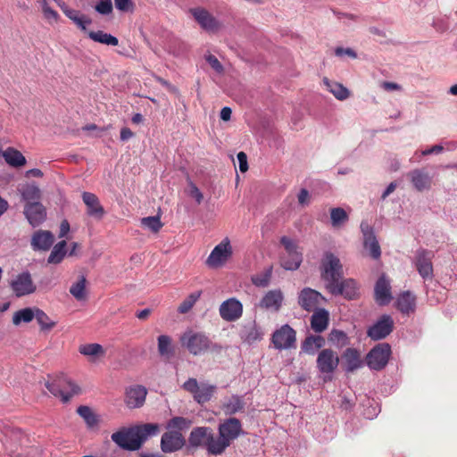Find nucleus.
<instances>
[{
	"label": "nucleus",
	"instance_id": "obj_1",
	"mask_svg": "<svg viewBox=\"0 0 457 457\" xmlns=\"http://www.w3.org/2000/svg\"><path fill=\"white\" fill-rule=\"evenodd\" d=\"M321 277L326 282V288L334 295H344L352 300L358 296L359 288L353 278L342 279L343 266L340 260L331 253H326L321 262Z\"/></svg>",
	"mask_w": 457,
	"mask_h": 457
},
{
	"label": "nucleus",
	"instance_id": "obj_2",
	"mask_svg": "<svg viewBox=\"0 0 457 457\" xmlns=\"http://www.w3.org/2000/svg\"><path fill=\"white\" fill-rule=\"evenodd\" d=\"M160 426L156 423H145L130 428H121L112 434V440L120 448L129 451L138 450L150 436H156Z\"/></svg>",
	"mask_w": 457,
	"mask_h": 457
},
{
	"label": "nucleus",
	"instance_id": "obj_3",
	"mask_svg": "<svg viewBox=\"0 0 457 457\" xmlns=\"http://www.w3.org/2000/svg\"><path fill=\"white\" fill-rule=\"evenodd\" d=\"M242 432V425L237 418H229L219 425V436L216 437V444L212 445L215 453H222L228 447L233 440Z\"/></svg>",
	"mask_w": 457,
	"mask_h": 457
},
{
	"label": "nucleus",
	"instance_id": "obj_4",
	"mask_svg": "<svg viewBox=\"0 0 457 457\" xmlns=\"http://www.w3.org/2000/svg\"><path fill=\"white\" fill-rule=\"evenodd\" d=\"M46 387L64 403L80 393V387L64 375H59L46 382Z\"/></svg>",
	"mask_w": 457,
	"mask_h": 457
},
{
	"label": "nucleus",
	"instance_id": "obj_5",
	"mask_svg": "<svg viewBox=\"0 0 457 457\" xmlns=\"http://www.w3.org/2000/svg\"><path fill=\"white\" fill-rule=\"evenodd\" d=\"M180 344L193 355H201L212 345L210 338L202 332L187 330L180 337Z\"/></svg>",
	"mask_w": 457,
	"mask_h": 457
},
{
	"label": "nucleus",
	"instance_id": "obj_6",
	"mask_svg": "<svg viewBox=\"0 0 457 457\" xmlns=\"http://www.w3.org/2000/svg\"><path fill=\"white\" fill-rule=\"evenodd\" d=\"M182 388L193 395L194 400L199 404H204L211 400L216 391V386L209 383L199 384L194 378H188Z\"/></svg>",
	"mask_w": 457,
	"mask_h": 457
},
{
	"label": "nucleus",
	"instance_id": "obj_7",
	"mask_svg": "<svg viewBox=\"0 0 457 457\" xmlns=\"http://www.w3.org/2000/svg\"><path fill=\"white\" fill-rule=\"evenodd\" d=\"M216 437L213 431L209 427H197L192 429L188 437V443L192 447L204 446L207 449L208 453L212 455L221 454L215 453L212 449V445L216 444Z\"/></svg>",
	"mask_w": 457,
	"mask_h": 457
},
{
	"label": "nucleus",
	"instance_id": "obj_8",
	"mask_svg": "<svg viewBox=\"0 0 457 457\" xmlns=\"http://www.w3.org/2000/svg\"><path fill=\"white\" fill-rule=\"evenodd\" d=\"M391 353L392 351L389 344H378L366 355V363L371 370H381L388 363Z\"/></svg>",
	"mask_w": 457,
	"mask_h": 457
},
{
	"label": "nucleus",
	"instance_id": "obj_9",
	"mask_svg": "<svg viewBox=\"0 0 457 457\" xmlns=\"http://www.w3.org/2000/svg\"><path fill=\"white\" fill-rule=\"evenodd\" d=\"M232 253L230 241L226 237L212 249L206 259V265L212 269L220 268L232 256Z\"/></svg>",
	"mask_w": 457,
	"mask_h": 457
},
{
	"label": "nucleus",
	"instance_id": "obj_10",
	"mask_svg": "<svg viewBox=\"0 0 457 457\" xmlns=\"http://www.w3.org/2000/svg\"><path fill=\"white\" fill-rule=\"evenodd\" d=\"M280 243L284 246L287 254L292 258V262H289L286 260L285 256H282L280 259L281 266L288 270H297L303 261L302 253L297 251V245L291 238L286 236L280 238Z\"/></svg>",
	"mask_w": 457,
	"mask_h": 457
},
{
	"label": "nucleus",
	"instance_id": "obj_11",
	"mask_svg": "<svg viewBox=\"0 0 457 457\" xmlns=\"http://www.w3.org/2000/svg\"><path fill=\"white\" fill-rule=\"evenodd\" d=\"M280 243L284 246L287 254L292 258V262H289L286 260L285 256H282L280 259L281 266L288 270H297L303 261L302 253L297 251V245L291 238L286 236L280 238Z\"/></svg>",
	"mask_w": 457,
	"mask_h": 457
},
{
	"label": "nucleus",
	"instance_id": "obj_12",
	"mask_svg": "<svg viewBox=\"0 0 457 457\" xmlns=\"http://www.w3.org/2000/svg\"><path fill=\"white\" fill-rule=\"evenodd\" d=\"M271 341L278 350L295 348L296 332L289 325H283L273 333Z\"/></svg>",
	"mask_w": 457,
	"mask_h": 457
},
{
	"label": "nucleus",
	"instance_id": "obj_13",
	"mask_svg": "<svg viewBox=\"0 0 457 457\" xmlns=\"http://www.w3.org/2000/svg\"><path fill=\"white\" fill-rule=\"evenodd\" d=\"M190 12L200 27L205 31L216 33L220 29L221 23L205 8H192Z\"/></svg>",
	"mask_w": 457,
	"mask_h": 457
},
{
	"label": "nucleus",
	"instance_id": "obj_14",
	"mask_svg": "<svg viewBox=\"0 0 457 457\" xmlns=\"http://www.w3.org/2000/svg\"><path fill=\"white\" fill-rule=\"evenodd\" d=\"M325 297L318 291L304 287L298 295V304L306 312H314L318 307L325 302Z\"/></svg>",
	"mask_w": 457,
	"mask_h": 457
},
{
	"label": "nucleus",
	"instance_id": "obj_15",
	"mask_svg": "<svg viewBox=\"0 0 457 457\" xmlns=\"http://www.w3.org/2000/svg\"><path fill=\"white\" fill-rule=\"evenodd\" d=\"M317 368L322 374H332L338 367L339 356L332 349H322L316 360Z\"/></svg>",
	"mask_w": 457,
	"mask_h": 457
},
{
	"label": "nucleus",
	"instance_id": "obj_16",
	"mask_svg": "<svg viewBox=\"0 0 457 457\" xmlns=\"http://www.w3.org/2000/svg\"><path fill=\"white\" fill-rule=\"evenodd\" d=\"M11 288L17 297L33 294L37 287L29 272L25 271L16 276L10 283Z\"/></svg>",
	"mask_w": 457,
	"mask_h": 457
},
{
	"label": "nucleus",
	"instance_id": "obj_17",
	"mask_svg": "<svg viewBox=\"0 0 457 457\" xmlns=\"http://www.w3.org/2000/svg\"><path fill=\"white\" fill-rule=\"evenodd\" d=\"M394 329V320L390 315L384 314L378 320L369 328L367 335L372 340L386 337Z\"/></svg>",
	"mask_w": 457,
	"mask_h": 457
},
{
	"label": "nucleus",
	"instance_id": "obj_18",
	"mask_svg": "<svg viewBox=\"0 0 457 457\" xmlns=\"http://www.w3.org/2000/svg\"><path fill=\"white\" fill-rule=\"evenodd\" d=\"M147 395V390L140 385L130 386L126 388L124 403L129 409L140 408L144 405Z\"/></svg>",
	"mask_w": 457,
	"mask_h": 457
},
{
	"label": "nucleus",
	"instance_id": "obj_19",
	"mask_svg": "<svg viewBox=\"0 0 457 457\" xmlns=\"http://www.w3.org/2000/svg\"><path fill=\"white\" fill-rule=\"evenodd\" d=\"M220 317L228 321H236L242 317L243 304L241 302L234 297L224 301L219 308Z\"/></svg>",
	"mask_w": 457,
	"mask_h": 457
},
{
	"label": "nucleus",
	"instance_id": "obj_20",
	"mask_svg": "<svg viewBox=\"0 0 457 457\" xmlns=\"http://www.w3.org/2000/svg\"><path fill=\"white\" fill-rule=\"evenodd\" d=\"M186 444L185 437L179 431H168L162 436L161 449L163 453H174Z\"/></svg>",
	"mask_w": 457,
	"mask_h": 457
},
{
	"label": "nucleus",
	"instance_id": "obj_21",
	"mask_svg": "<svg viewBox=\"0 0 457 457\" xmlns=\"http://www.w3.org/2000/svg\"><path fill=\"white\" fill-rule=\"evenodd\" d=\"M433 253L426 249L419 250L416 253L415 266L424 279L431 278L433 275Z\"/></svg>",
	"mask_w": 457,
	"mask_h": 457
},
{
	"label": "nucleus",
	"instance_id": "obj_22",
	"mask_svg": "<svg viewBox=\"0 0 457 457\" xmlns=\"http://www.w3.org/2000/svg\"><path fill=\"white\" fill-rule=\"evenodd\" d=\"M23 212L32 227L39 226L46 218V210L40 202L25 204Z\"/></svg>",
	"mask_w": 457,
	"mask_h": 457
},
{
	"label": "nucleus",
	"instance_id": "obj_23",
	"mask_svg": "<svg viewBox=\"0 0 457 457\" xmlns=\"http://www.w3.org/2000/svg\"><path fill=\"white\" fill-rule=\"evenodd\" d=\"M82 200L87 206V213L88 216L101 220L105 214V211L100 204L99 198L93 193L84 192Z\"/></svg>",
	"mask_w": 457,
	"mask_h": 457
},
{
	"label": "nucleus",
	"instance_id": "obj_24",
	"mask_svg": "<svg viewBox=\"0 0 457 457\" xmlns=\"http://www.w3.org/2000/svg\"><path fill=\"white\" fill-rule=\"evenodd\" d=\"M414 188L422 192L431 187L432 179L424 169H415L407 174Z\"/></svg>",
	"mask_w": 457,
	"mask_h": 457
},
{
	"label": "nucleus",
	"instance_id": "obj_25",
	"mask_svg": "<svg viewBox=\"0 0 457 457\" xmlns=\"http://www.w3.org/2000/svg\"><path fill=\"white\" fill-rule=\"evenodd\" d=\"M374 292L376 302L379 305H386L392 300L391 286L384 275L377 280Z\"/></svg>",
	"mask_w": 457,
	"mask_h": 457
},
{
	"label": "nucleus",
	"instance_id": "obj_26",
	"mask_svg": "<svg viewBox=\"0 0 457 457\" xmlns=\"http://www.w3.org/2000/svg\"><path fill=\"white\" fill-rule=\"evenodd\" d=\"M395 307L403 314L413 313L416 310V296L410 291L401 293L396 299Z\"/></svg>",
	"mask_w": 457,
	"mask_h": 457
},
{
	"label": "nucleus",
	"instance_id": "obj_27",
	"mask_svg": "<svg viewBox=\"0 0 457 457\" xmlns=\"http://www.w3.org/2000/svg\"><path fill=\"white\" fill-rule=\"evenodd\" d=\"M54 235L48 230H37L31 238V246L34 250H48L54 244Z\"/></svg>",
	"mask_w": 457,
	"mask_h": 457
},
{
	"label": "nucleus",
	"instance_id": "obj_28",
	"mask_svg": "<svg viewBox=\"0 0 457 457\" xmlns=\"http://www.w3.org/2000/svg\"><path fill=\"white\" fill-rule=\"evenodd\" d=\"M329 313L323 308L314 311L311 318V328L316 333H321L328 328Z\"/></svg>",
	"mask_w": 457,
	"mask_h": 457
},
{
	"label": "nucleus",
	"instance_id": "obj_29",
	"mask_svg": "<svg viewBox=\"0 0 457 457\" xmlns=\"http://www.w3.org/2000/svg\"><path fill=\"white\" fill-rule=\"evenodd\" d=\"M284 296L279 289L270 290L261 301V307L278 311L282 305Z\"/></svg>",
	"mask_w": 457,
	"mask_h": 457
},
{
	"label": "nucleus",
	"instance_id": "obj_30",
	"mask_svg": "<svg viewBox=\"0 0 457 457\" xmlns=\"http://www.w3.org/2000/svg\"><path fill=\"white\" fill-rule=\"evenodd\" d=\"M344 367L346 372H353L361 366V359L358 350L347 348L344 354Z\"/></svg>",
	"mask_w": 457,
	"mask_h": 457
},
{
	"label": "nucleus",
	"instance_id": "obj_31",
	"mask_svg": "<svg viewBox=\"0 0 457 457\" xmlns=\"http://www.w3.org/2000/svg\"><path fill=\"white\" fill-rule=\"evenodd\" d=\"M21 198L26 204L29 203L39 202L41 198V191L35 184H26L19 188Z\"/></svg>",
	"mask_w": 457,
	"mask_h": 457
},
{
	"label": "nucleus",
	"instance_id": "obj_32",
	"mask_svg": "<svg viewBox=\"0 0 457 457\" xmlns=\"http://www.w3.org/2000/svg\"><path fill=\"white\" fill-rule=\"evenodd\" d=\"M79 353L89 357L92 361H95L105 355L104 348L96 343L81 345L79 347Z\"/></svg>",
	"mask_w": 457,
	"mask_h": 457
},
{
	"label": "nucleus",
	"instance_id": "obj_33",
	"mask_svg": "<svg viewBox=\"0 0 457 457\" xmlns=\"http://www.w3.org/2000/svg\"><path fill=\"white\" fill-rule=\"evenodd\" d=\"M245 409V402L241 396L232 395L222 405V410L227 415H233L237 412L243 411Z\"/></svg>",
	"mask_w": 457,
	"mask_h": 457
},
{
	"label": "nucleus",
	"instance_id": "obj_34",
	"mask_svg": "<svg viewBox=\"0 0 457 457\" xmlns=\"http://www.w3.org/2000/svg\"><path fill=\"white\" fill-rule=\"evenodd\" d=\"M325 339L321 336H309L302 344V351L313 355L315 351L323 347Z\"/></svg>",
	"mask_w": 457,
	"mask_h": 457
},
{
	"label": "nucleus",
	"instance_id": "obj_35",
	"mask_svg": "<svg viewBox=\"0 0 457 457\" xmlns=\"http://www.w3.org/2000/svg\"><path fill=\"white\" fill-rule=\"evenodd\" d=\"M3 157L5 162L12 167H21L26 164V159L23 154L12 147H8L4 152Z\"/></svg>",
	"mask_w": 457,
	"mask_h": 457
},
{
	"label": "nucleus",
	"instance_id": "obj_36",
	"mask_svg": "<svg viewBox=\"0 0 457 457\" xmlns=\"http://www.w3.org/2000/svg\"><path fill=\"white\" fill-rule=\"evenodd\" d=\"M87 36L95 42L101 43L107 46H118L119 40L116 37L105 33L103 30L88 31Z\"/></svg>",
	"mask_w": 457,
	"mask_h": 457
},
{
	"label": "nucleus",
	"instance_id": "obj_37",
	"mask_svg": "<svg viewBox=\"0 0 457 457\" xmlns=\"http://www.w3.org/2000/svg\"><path fill=\"white\" fill-rule=\"evenodd\" d=\"M87 279L82 275L79 278L78 281L73 283L70 287L71 295L78 301H83L87 298L86 290Z\"/></svg>",
	"mask_w": 457,
	"mask_h": 457
},
{
	"label": "nucleus",
	"instance_id": "obj_38",
	"mask_svg": "<svg viewBox=\"0 0 457 457\" xmlns=\"http://www.w3.org/2000/svg\"><path fill=\"white\" fill-rule=\"evenodd\" d=\"M77 413L84 420L88 428H94L99 422L98 416L88 406H79L77 409Z\"/></svg>",
	"mask_w": 457,
	"mask_h": 457
},
{
	"label": "nucleus",
	"instance_id": "obj_39",
	"mask_svg": "<svg viewBox=\"0 0 457 457\" xmlns=\"http://www.w3.org/2000/svg\"><path fill=\"white\" fill-rule=\"evenodd\" d=\"M66 254V241L62 240L57 243L50 255L48 256L47 262L49 263L58 264L60 263Z\"/></svg>",
	"mask_w": 457,
	"mask_h": 457
},
{
	"label": "nucleus",
	"instance_id": "obj_40",
	"mask_svg": "<svg viewBox=\"0 0 457 457\" xmlns=\"http://www.w3.org/2000/svg\"><path fill=\"white\" fill-rule=\"evenodd\" d=\"M35 318V311L31 308H24L14 312L12 323L20 325L21 322L29 323Z\"/></svg>",
	"mask_w": 457,
	"mask_h": 457
},
{
	"label": "nucleus",
	"instance_id": "obj_41",
	"mask_svg": "<svg viewBox=\"0 0 457 457\" xmlns=\"http://www.w3.org/2000/svg\"><path fill=\"white\" fill-rule=\"evenodd\" d=\"M324 83L329 91L338 99L345 100L349 96V91L343 85L338 83H331L328 79H324Z\"/></svg>",
	"mask_w": 457,
	"mask_h": 457
},
{
	"label": "nucleus",
	"instance_id": "obj_42",
	"mask_svg": "<svg viewBox=\"0 0 457 457\" xmlns=\"http://www.w3.org/2000/svg\"><path fill=\"white\" fill-rule=\"evenodd\" d=\"M158 352L161 356L170 357L173 351L171 347V338L167 335H161L157 338Z\"/></svg>",
	"mask_w": 457,
	"mask_h": 457
},
{
	"label": "nucleus",
	"instance_id": "obj_43",
	"mask_svg": "<svg viewBox=\"0 0 457 457\" xmlns=\"http://www.w3.org/2000/svg\"><path fill=\"white\" fill-rule=\"evenodd\" d=\"M35 318L40 326L41 330H51L56 323L49 318V316L40 309L35 310Z\"/></svg>",
	"mask_w": 457,
	"mask_h": 457
},
{
	"label": "nucleus",
	"instance_id": "obj_44",
	"mask_svg": "<svg viewBox=\"0 0 457 457\" xmlns=\"http://www.w3.org/2000/svg\"><path fill=\"white\" fill-rule=\"evenodd\" d=\"M328 341L337 347H344L349 345V338L347 335L344 331L337 329H333L330 332Z\"/></svg>",
	"mask_w": 457,
	"mask_h": 457
},
{
	"label": "nucleus",
	"instance_id": "obj_45",
	"mask_svg": "<svg viewBox=\"0 0 457 457\" xmlns=\"http://www.w3.org/2000/svg\"><path fill=\"white\" fill-rule=\"evenodd\" d=\"M200 296H201V291H196V292L190 294L179 304V306L178 308V312L182 314L188 312L193 308V306L195 305V303H196V301L199 299Z\"/></svg>",
	"mask_w": 457,
	"mask_h": 457
},
{
	"label": "nucleus",
	"instance_id": "obj_46",
	"mask_svg": "<svg viewBox=\"0 0 457 457\" xmlns=\"http://www.w3.org/2000/svg\"><path fill=\"white\" fill-rule=\"evenodd\" d=\"M363 245L364 248L370 252V255L373 259L377 260L380 257L381 250L376 237L371 238H365L363 240Z\"/></svg>",
	"mask_w": 457,
	"mask_h": 457
},
{
	"label": "nucleus",
	"instance_id": "obj_47",
	"mask_svg": "<svg viewBox=\"0 0 457 457\" xmlns=\"http://www.w3.org/2000/svg\"><path fill=\"white\" fill-rule=\"evenodd\" d=\"M141 225L154 233H157L163 226L159 216L145 217L141 220Z\"/></svg>",
	"mask_w": 457,
	"mask_h": 457
},
{
	"label": "nucleus",
	"instance_id": "obj_48",
	"mask_svg": "<svg viewBox=\"0 0 457 457\" xmlns=\"http://www.w3.org/2000/svg\"><path fill=\"white\" fill-rule=\"evenodd\" d=\"M330 218L333 227H339L348 220V215L343 208L337 207L330 210Z\"/></svg>",
	"mask_w": 457,
	"mask_h": 457
},
{
	"label": "nucleus",
	"instance_id": "obj_49",
	"mask_svg": "<svg viewBox=\"0 0 457 457\" xmlns=\"http://www.w3.org/2000/svg\"><path fill=\"white\" fill-rule=\"evenodd\" d=\"M191 421L184 417H174L168 422V428H176L178 430L187 429L190 427Z\"/></svg>",
	"mask_w": 457,
	"mask_h": 457
},
{
	"label": "nucleus",
	"instance_id": "obj_50",
	"mask_svg": "<svg viewBox=\"0 0 457 457\" xmlns=\"http://www.w3.org/2000/svg\"><path fill=\"white\" fill-rule=\"evenodd\" d=\"M271 268L266 270L263 273L255 275L252 278V282L257 287H267L271 278Z\"/></svg>",
	"mask_w": 457,
	"mask_h": 457
},
{
	"label": "nucleus",
	"instance_id": "obj_51",
	"mask_svg": "<svg viewBox=\"0 0 457 457\" xmlns=\"http://www.w3.org/2000/svg\"><path fill=\"white\" fill-rule=\"evenodd\" d=\"M38 3L41 5L44 17L48 21H56L59 14L48 5V0H38Z\"/></svg>",
	"mask_w": 457,
	"mask_h": 457
},
{
	"label": "nucleus",
	"instance_id": "obj_52",
	"mask_svg": "<svg viewBox=\"0 0 457 457\" xmlns=\"http://www.w3.org/2000/svg\"><path fill=\"white\" fill-rule=\"evenodd\" d=\"M95 10L102 15H109L112 12L113 6L112 0H99Z\"/></svg>",
	"mask_w": 457,
	"mask_h": 457
},
{
	"label": "nucleus",
	"instance_id": "obj_53",
	"mask_svg": "<svg viewBox=\"0 0 457 457\" xmlns=\"http://www.w3.org/2000/svg\"><path fill=\"white\" fill-rule=\"evenodd\" d=\"M245 341L248 342L249 344L260 340L262 336L255 326H251L248 328L246 335L244 337Z\"/></svg>",
	"mask_w": 457,
	"mask_h": 457
},
{
	"label": "nucleus",
	"instance_id": "obj_54",
	"mask_svg": "<svg viewBox=\"0 0 457 457\" xmlns=\"http://www.w3.org/2000/svg\"><path fill=\"white\" fill-rule=\"evenodd\" d=\"M73 22L77 25L79 29L86 32L87 26L92 23V20L88 16L82 13L81 15L74 19Z\"/></svg>",
	"mask_w": 457,
	"mask_h": 457
},
{
	"label": "nucleus",
	"instance_id": "obj_55",
	"mask_svg": "<svg viewBox=\"0 0 457 457\" xmlns=\"http://www.w3.org/2000/svg\"><path fill=\"white\" fill-rule=\"evenodd\" d=\"M207 62L211 65V67L218 73H222L224 69L220 62L212 54H209L206 56Z\"/></svg>",
	"mask_w": 457,
	"mask_h": 457
},
{
	"label": "nucleus",
	"instance_id": "obj_56",
	"mask_svg": "<svg viewBox=\"0 0 457 457\" xmlns=\"http://www.w3.org/2000/svg\"><path fill=\"white\" fill-rule=\"evenodd\" d=\"M115 7L120 12H129L132 9V0H114Z\"/></svg>",
	"mask_w": 457,
	"mask_h": 457
},
{
	"label": "nucleus",
	"instance_id": "obj_57",
	"mask_svg": "<svg viewBox=\"0 0 457 457\" xmlns=\"http://www.w3.org/2000/svg\"><path fill=\"white\" fill-rule=\"evenodd\" d=\"M189 195L195 198L197 204H201L204 199L202 192L193 182L189 183Z\"/></svg>",
	"mask_w": 457,
	"mask_h": 457
},
{
	"label": "nucleus",
	"instance_id": "obj_58",
	"mask_svg": "<svg viewBox=\"0 0 457 457\" xmlns=\"http://www.w3.org/2000/svg\"><path fill=\"white\" fill-rule=\"evenodd\" d=\"M361 230L363 235V240L365 238H371L375 237L373 228L371 226L369 225L368 222L362 221L361 223Z\"/></svg>",
	"mask_w": 457,
	"mask_h": 457
},
{
	"label": "nucleus",
	"instance_id": "obj_59",
	"mask_svg": "<svg viewBox=\"0 0 457 457\" xmlns=\"http://www.w3.org/2000/svg\"><path fill=\"white\" fill-rule=\"evenodd\" d=\"M237 161L239 163V170L241 172H245L248 170L247 156L244 152L237 154Z\"/></svg>",
	"mask_w": 457,
	"mask_h": 457
},
{
	"label": "nucleus",
	"instance_id": "obj_60",
	"mask_svg": "<svg viewBox=\"0 0 457 457\" xmlns=\"http://www.w3.org/2000/svg\"><path fill=\"white\" fill-rule=\"evenodd\" d=\"M298 203L301 205H305L309 204V192L305 188H302L297 195Z\"/></svg>",
	"mask_w": 457,
	"mask_h": 457
},
{
	"label": "nucleus",
	"instance_id": "obj_61",
	"mask_svg": "<svg viewBox=\"0 0 457 457\" xmlns=\"http://www.w3.org/2000/svg\"><path fill=\"white\" fill-rule=\"evenodd\" d=\"M336 54L338 56L346 54L352 58H356V56H357L356 53L352 48H343V47H337L336 49Z\"/></svg>",
	"mask_w": 457,
	"mask_h": 457
},
{
	"label": "nucleus",
	"instance_id": "obj_62",
	"mask_svg": "<svg viewBox=\"0 0 457 457\" xmlns=\"http://www.w3.org/2000/svg\"><path fill=\"white\" fill-rule=\"evenodd\" d=\"M62 11L63 13L72 21H74V19L82 14L79 11L71 8H64L62 9Z\"/></svg>",
	"mask_w": 457,
	"mask_h": 457
},
{
	"label": "nucleus",
	"instance_id": "obj_63",
	"mask_svg": "<svg viewBox=\"0 0 457 457\" xmlns=\"http://www.w3.org/2000/svg\"><path fill=\"white\" fill-rule=\"evenodd\" d=\"M381 87L386 90V91H392V90H401L402 87L395 82L390 81H384L381 85Z\"/></svg>",
	"mask_w": 457,
	"mask_h": 457
},
{
	"label": "nucleus",
	"instance_id": "obj_64",
	"mask_svg": "<svg viewBox=\"0 0 457 457\" xmlns=\"http://www.w3.org/2000/svg\"><path fill=\"white\" fill-rule=\"evenodd\" d=\"M134 137V133L129 128H122L120 129V140L127 141Z\"/></svg>",
	"mask_w": 457,
	"mask_h": 457
}]
</instances>
